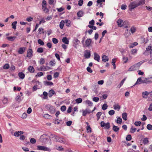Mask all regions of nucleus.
Here are the masks:
<instances>
[{"mask_svg": "<svg viewBox=\"0 0 152 152\" xmlns=\"http://www.w3.org/2000/svg\"><path fill=\"white\" fill-rule=\"evenodd\" d=\"M45 108L51 113H54L56 111L55 107L50 104H47Z\"/></svg>", "mask_w": 152, "mask_h": 152, "instance_id": "1", "label": "nucleus"}, {"mask_svg": "<svg viewBox=\"0 0 152 152\" xmlns=\"http://www.w3.org/2000/svg\"><path fill=\"white\" fill-rule=\"evenodd\" d=\"M37 150H39L46 151H51V150L50 148L43 146L38 145L37 146Z\"/></svg>", "mask_w": 152, "mask_h": 152, "instance_id": "2", "label": "nucleus"}, {"mask_svg": "<svg viewBox=\"0 0 152 152\" xmlns=\"http://www.w3.org/2000/svg\"><path fill=\"white\" fill-rule=\"evenodd\" d=\"M46 1L44 0L42 2V9L43 11L46 13L48 12H49V10L47 8Z\"/></svg>", "mask_w": 152, "mask_h": 152, "instance_id": "3", "label": "nucleus"}, {"mask_svg": "<svg viewBox=\"0 0 152 152\" xmlns=\"http://www.w3.org/2000/svg\"><path fill=\"white\" fill-rule=\"evenodd\" d=\"M137 7V5L136 1L131 2L129 6V9L130 11H131Z\"/></svg>", "mask_w": 152, "mask_h": 152, "instance_id": "4", "label": "nucleus"}, {"mask_svg": "<svg viewBox=\"0 0 152 152\" xmlns=\"http://www.w3.org/2000/svg\"><path fill=\"white\" fill-rule=\"evenodd\" d=\"M47 136V135L46 134H43L41 135L40 138V141L43 143H45L48 140Z\"/></svg>", "mask_w": 152, "mask_h": 152, "instance_id": "5", "label": "nucleus"}, {"mask_svg": "<svg viewBox=\"0 0 152 152\" xmlns=\"http://www.w3.org/2000/svg\"><path fill=\"white\" fill-rule=\"evenodd\" d=\"M152 83V80L150 78V77L147 78H145L142 79V83L150 84Z\"/></svg>", "mask_w": 152, "mask_h": 152, "instance_id": "6", "label": "nucleus"}, {"mask_svg": "<svg viewBox=\"0 0 152 152\" xmlns=\"http://www.w3.org/2000/svg\"><path fill=\"white\" fill-rule=\"evenodd\" d=\"M73 46L76 48H77V45L80 43V41L77 39L75 38L73 40Z\"/></svg>", "mask_w": 152, "mask_h": 152, "instance_id": "7", "label": "nucleus"}, {"mask_svg": "<svg viewBox=\"0 0 152 152\" xmlns=\"http://www.w3.org/2000/svg\"><path fill=\"white\" fill-rule=\"evenodd\" d=\"M84 56L86 58H89L91 56L90 51L88 50H86L84 52Z\"/></svg>", "mask_w": 152, "mask_h": 152, "instance_id": "8", "label": "nucleus"}, {"mask_svg": "<svg viewBox=\"0 0 152 152\" xmlns=\"http://www.w3.org/2000/svg\"><path fill=\"white\" fill-rule=\"evenodd\" d=\"M23 132L21 131H16L14 132V135L15 137H18L23 134Z\"/></svg>", "mask_w": 152, "mask_h": 152, "instance_id": "9", "label": "nucleus"}, {"mask_svg": "<svg viewBox=\"0 0 152 152\" xmlns=\"http://www.w3.org/2000/svg\"><path fill=\"white\" fill-rule=\"evenodd\" d=\"M91 112V110L88 109H86L85 110L83 111L82 115L83 116H86L87 114H90Z\"/></svg>", "mask_w": 152, "mask_h": 152, "instance_id": "10", "label": "nucleus"}, {"mask_svg": "<svg viewBox=\"0 0 152 152\" xmlns=\"http://www.w3.org/2000/svg\"><path fill=\"white\" fill-rule=\"evenodd\" d=\"M123 21L121 19H118L117 21L118 27H121L123 26Z\"/></svg>", "mask_w": 152, "mask_h": 152, "instance_id": "11", "label": "nucleus"}, {"mask_svg": "<svg viewBox=\"0 0 152 152\" xmlns=\"http://www.w3.org/2000/svg\"><path fill=\"white\" fill-rule=\"evenodd\" d=\"M94 59L95 60L99 62L100 60V56L96 53H94Z\"/></svg>", "mask_w": 152, "mask_h": 152, "instance_id": "12", "label": "nucleus"}, {"mask_svg": "<svg viewBox=\"0 0 152 152\" xmlns=\"http://www.w3.org/2000/svg\"><path fill=\"white\" fill-rule=\"evenodd\" d=\"M25 50V48L21 47L19 48L18 52L19 54H22L24 53Z\"/></svg>", "mask_w": 152, "mask_h": 152, "instance_id": "13", "label": "nucleus"}, {"mask_svg": "<svg viewBox=\"0 0 152 152\" xmlns=\"http://www.w3.org/2000/svg\"><path fill=\"white\" fill-rule=\"evenodd\" d=\"M32 50L31 49H29L27 51V56L28 57H31L32 56Z\"/></svg>", "mask_w": 152, "mask_h": 152, "instance_id": "14", "label": "nucleus"}, {"mask_svg": "<svg viewBox=\"0 0 152 152\" xmlns=\"http://www.w3.org/2000/svg\"><path fill=\"white\" fill-rule=\"evenodd\" d=\"M91 40L90 39H87L85 41L86 45L87 47H89L91 43Z\"/></svg>", "mask_w": 152, "mask_h": 152, "instance_id": "15", "label": "nucleus"}, {"mask_svg": "<svg viewBox=\"0 0 152 152\" xmlns=\"http://www.w3.org/2000/svg\"><path fill=\"white\" fill-rule=\"evenodd\" d=\"M142 79L141 77L138 78L137 79L136 83H135L134 85L133 86H134L135 85H136L137 84H140L141 83H142Z\"/></svg>", "mask_w": 152, "mask_h": 152, "instance_id": "16", "label": "nucleus"}, {"mask_svg": "<svg viewBox=\"0 0 152 152\" xmlns=\"http://www.w3.org/2000/svg\"><path fill=\"white\" fill-rule=\"evenodd\" d=\"M28 71L30 73H34V72L35 70L34 67L31 66H30L28 68Z\"/></svg>", "mask_w": 152, "mask_h": 152, "instance_id": "17", "label": "nucleus"}, {"mask_svg": "<svg viewBox=\"0 0 152 152\" xmlns=\"http://www.w3.org/2000/svg\"><path fill=\"white\" fill-rule=\"evenodd\" d=\"M113 106L115 110H117L118 111H119L121 108V107L118 103L115 104Z\"/></svg>", "mask_w": 152, "mask_h": 152, "instance_id": "18", "label": "nucleus"}, {"mask_svg": "<svg viewBox=\"0 0 152 152\" xmlns=\"http://www.w3.org/2000/svg\"><path fill=\"white\" fill-rule=\"evenodd\" d=\"M145 3V1L144 0H140L138 2H136V4L137 7L139 6L142 5L144 4Z\"/></svg>", "mask_w": 152, "mask_h": 152, "instance_id": "19", "label": "nucleus"}, {"mask_svg": "<svg viewBox=\"0 0 152 152\" xmlns=\"http://www.w3.org/2000/svg\"><path fill=\"white\" fill-rule=\"evenodd\" d=\"M145 3V1L144 0H140L138 2H136V4L137 7L139 6L142 5L144 4Z\"/></svg>", "mask_w": 152, "mask_h": 152, "instance_id": "20", "label": "nucleus"}, {"mask_svg": "<svg viewBox=\"0 0 152 152\" xmlns=\"http://www.w3.org/2000/svg\"><path fill=\"white\" fill-rule=\"evenodd\" d=\"M62 40V41L65 44H68L69 43V41L66 37H63Z\"/></svg>", "mask_w": 152, "mask_h": 152, "instance_id": "21", "label": "nucleus"}, {"mask_svg": "<svg viewBox=\"0 0 152 152\" xmlns=\"http://www.w3.org/2000/svg\"><path fill=\"white\" fill-rule=\"evenodd\" d=\"M137 70V69L136 68L135 65H134L131 66L129 69L128 71H132Z\"/></svg>", "mask_w": 152, "mask_h": 152, "instance_id": "22", "label": "nucleus"}, {"mask_svg": "<svg viewBox=\"0 0 152 152\" xmlns=\"http://www.w3.org/2000/svg\"><path fill=\"white\" fill-rule=\"evenodd\" d=\"M102 61L104 62L108 61L109 60L108 56L104 55L102 56Z\"/></svg>", "mask_w": 152, "mask_h": 152, "instance_id": "23", "label": "nucleus"}, {"mask_svg": "<svg viewBox=\"0 0 152 152\" xmlns=\"http://www.w3.org/2000/svg\"><path fill=\"white\" fill-rule=\"evenodd\" d=\"M44 84L45 86H51L53 84V83L52 82H49L47 81H44Z\"/></svg>", "mask_w": 152, "mask_h": 152, "instance_id": "24", "label": "nucleus"}, {"mask_svg": "<svg viewBox=\"0 0 152 152\" xmlns=\"http://www.w3.org/2000/svg\"><path fill=\"white\" fill-rule=\"evenodd\" d=\"M150 94V93L148 92V91H145V92H143L142 93V97L143 98H147V97H145V96H148L149 94Z\"/></svg>", "mask_w": 152, "mask_h": 152, "instance_id": "25", "label": "nucleus"}, {"mask_svg": "<svg viewBox=\"0 0 152 152\" xmlns=\"http://www.w3.org/2000/svg\"><path fill=\"white\" fill-rule=\"evenodd\" d=\"M84 12L83 11H80L77 13V15L78 17H82L84 15Z\"/></svg>", "mask_w": 152, "mask_h": 152, "instance_id": "26", "label": "nucleus"}, {"mask_svg": "<svg viewBox=\"0 0 152 152\" xmlns=\"http://www.w3.org/2000/svg\"><path fill=\"white\" fill-rule=\"evenodd\" d=\"M18 76L21 79H23L25 77V75L22 72H19L18 73Z\"/></svg>", "mask_w": 152, "mask_h": 152, "instance_id": "27", "label": "nucleus"}, {"mask_svg": "<svg viewBox=\"0 0 152 152\" xmlns=\"http://www.w3.org/2000/svg\"><path fill=\"white\" fill-rule=\"evenodd\" d=\"M47 70V66H41L40 67V69H39V70L41 71H45Z\"/></svg>", "mask_w": 152, "mask_h": 152, "instance_id": "28", "label": "nucleus"}, {"mask_svg": "<svg viewBox=\"0 0 152 152\" xmlns=\"http://www.w3.org/2000/svg\"><path fill=\"white\" fill-rule=\"evenodd\" d=\"M57 141L62 143L64 142V141L63 140V139L61 137H56V139Z\"/></svg>", "mask_w": 152, "mask_h": 152, "instance_id": "29", "label": "nucleus"}, {"mask_svg": "<svg viewBox=\"0 0 152 152\" xmlns=\"http://www.w3.org/2000/svg\"><path fill=\"white\" fill-rule=\"evenodd\" d=\"M143 63L142 61H140L136 64L134 65L137 69V70L139 69L140 66L141 65V64Z\"/></svg>", "mask_w": 152, "mask_h": 152, "instance_id": "30", "label": "nucleus"}, {"mask_svg": "<svg viewBox=\"0 0 152 152\" xmlns=\"http://www.w3.org/2000/svg\"><path fill=\"white\" fill-rule=\"evenodd\" d=\"M55 94V91L53 90H51L49 91V96L51 97Z\"/></svg>", "mask_w": 152, "mask_h": 152, "instance_id": "31", "label": "nucleus"}, {"mask_svg": "<svg viewBox=\"0 0 152 152\" xmlns=\"http://www.w3.org/2000/svg\"><path fill=\"white\" fill-rule=\"evenodd\" d=\"M122 117L123 119L125 121L127 119V114L126 113H124L122 114Z\"/></svg>", "mask_w": 152, "mask_h": 152, "instance_id": "32", "label": "nucleus"}, {"mask_svg": "<svg viewBox=\"0 0 152 152\" xmlns=\"http://www.w3.org/2000/svg\"><path fill=\"white\" fill-rule=\"evenodd\" d=\"M16 38V37L15 36H10L7 37V39L8 40L10 41H14Z\"/></svg>", "mask_w": 152, "mask_h": 152, "instance_id": "33", "label": "nucleus"}, {"mask_svg": "<svg viewBox=\"0 0 152 152\" xmlns=\"http://www.w3.org/2000/svg\"><path fill=\"white\" fill-rule=\"evenodd\" d=\"M64 20H61L59 26L60 28L62 29L63 28L64 24Z\"/></svg>", "mask_w": 152, "mask_h": 152, "instance_id": "34", "label": "nucleus"}, {"mask_svg": "<svg viewBox=\"0 0 152 152\" xmlns=\"http://www.w3.org/2000/svg\"><path fill=\"white\" fill-rule=\"evenodd\" d=\"M43 117L47 119H50L52 117V116L48 114H45L43 115Z\"/></svg>", "mask_w": 152, "mask_h": 152, "instance_id": "35", "label": "nucleus"}, {"mask_svg": "<svg viewBox=\"0 0 152 152\" xmlns=\"http://www.w3.org/2000/svg\"><path fill=\"white\" fill-rule=\"evenodd\" d=\"M113 129L115 132H116L119 130V128L118 126L114 125L113 126Z\"/></svg>", "mask_w": 152, "mask_h": 152, "instance_id": "36", "label": "nucleus"}, {"mask_svg": "<svg viewBox=\"0 0 152 152\" xmlns=\"http://www.w3.org/2000/svg\"><path fill=\"white\" fill-rule=\"evenodd\" d=\"M10 65L8 64H6L3 66V69H7L10 68Z\"/></svg>", "mask_w": 152, "mask_h": 152, "instance_id": "37", "label": "nucleus"}, {"mask_svg": "<svg viewBox=\"0 0 152 152\" xmlns=\"http://www.w3.org/2000/svg\"><path fill=\"white\" fill-rule=\"evenodd\" d=\"M17 23V22L16 21H15L14 22L12 23V28L14 29H16Z\"/></svg>", "mask_w": 152, "mask_h": 152, "instance_id": "38", "label": "nucleus"}, {"mask_svg": "<svg viewBox=\"0 0 152 152\" xmlns=\"http://www.w3.org/2000/svg\"><path fill=\"white\" fill-rule=\"evenodd\" d=\"M148 142V139L147 137L144 138L143 140V143L145 144H147Z\"/></svg>", "mask_w": 152, "mask_h": 152, "instance_id": "39", "label": "nucleus"}, {"mask_svg": "<svg viewBox=\"0 0 152 152\" xmlns=\"http://www.w3.org/2000/svg\"><path fill=\"white\" fill-rule=\"evenodd\" d=\"M38 43L41 45H44V42L41 39H39L38 40Z\"/></svg>", "mask_w": 152, "mask_h": 152, "instance_id": "40", "label": "nucleus"}, {"mask_svg": "<svg viewBox=\"0 0 152 152\" xmlns=\"http://www.w3.org/2000/svg\"><path fill=\"white\" fill-rule=\"evenodd\" d=\"M76 102L78 104L81 103L82 101V99L81 98H79L76 99Z\"/></svg>", "mask_w": 152, "mask_h": 152, "instance_id": "41", "label": "nucleus"}, {"mask_svg": "<svg viewBox=\"0 0 152 152\" xmlns=\"http://www.w3.org/2000/svg\"><path fill=\"white\" fill-rule=\"evenodd\" d=\"M110 127V123L109 122H108L107 123H106L105 125L104 128L107 129H109Z\"/></svg>", "mask_w": 152, "mask_h": 152, "instance_id": "42", "label": "nucleus"}, {"mask_svg": "<svg viewBox=\"0 0 152 152\" xmlns=\"http://www.w3.org/2000/svg\"><path fill=\"white\" fill-rule=\"evenodd\" d=\"M134 124L136 126H139L141 125V123L140 121H136L135 122Z\"/></svg>", "mask_w": 152, "mask_h": 152, "instance_id": "43", "label": "nucleus"}, {"mask_svg": "<svg viewBox=\"0 0 152 152\" xmlns=\"http://www.w3.org/2000/svg\"><path fill=\"white\" fill-rule=\"evenodd\" d=\"M122 119L121 118L119 117L117 118L116 122L118 124H121L122 122Z\"/></svg>", "mask_w": 152, "mask_h": 152, "instance_id": "44", "label": "nucleus"}, {"mask_svg": "<svg viewBox=\"0 0 152 152\" xmlns=\"http://www.w3.org/2000/svg\"><path fill=\"white\" fill-rule=\"evenodd\" d=\"M126 79V78H124L121 81V82L120 83L119 85V88H120L123 85L124 81Z\"/></svg>", "mask_w": 152, "mask_h": 152, "instance_id": "45", "label": "nucleus"}, {"mask_svg": "<svg viewBox=\"0 0 152 152\" xmlns=\"http://www.w3.org/2000/svg\"><path fill=\"white\" fill-rule=\"evenodd\" d=\"M132 139L131 136L130 134L128 135L126 137V140L127 141H130Z\"/></svg>", "mask_w": 152, "mask_h": 152, "instance_id": "46", "label": "nucleus"}, {"mask_svg": "<svg viewBox=\"0 0 152 152\" xmlns=\"http://www.w3.org/2000/svg\"><path fill=\"white\" fill-rule=\"evenodd\" d=\"M37 51L39 53H42L43 52V50L42 48H39L37 49Z\"/></svg>", "mask_w": 152, "mask_h": 152, "instance_id": "47", "label": "nucleus"}, {"mask_svg": "<svg viewBox=\"0 0 152 152\" xmlns=\"http://www.w3.org/2000/svg\"><path fill=\"white\" fill-rule=\"evenodd\" d=\"M88 26L90 28L92 29L96 30V29L97 28L96 26H91L90 25H89Z\"/></svg>", "mask_w": 152, "mask_h": 152, "instance_id": "48", "label": "nucleus"}, {"mask_svg": "<svg viewBox=\"0 0 152 152\" xmlns=\"http://www.w3.org/2000/svg\"><path fill=\"white\" fill-rule=\"evenodd\" d=\"M44 59L42 58H41L39 61V63L41 64H43L45 63Z\"/></svg>", "mask_w": 152, "mask_h": 152, "instance_id": "49", "label": "nucleus"}, {"mask_svg": "<svg viewBox=\"0 0 152 152\" xmlns=\"http://www.w3.org/2000/svg\"><path fill=\"white\" fill-rule=\"evenodd\" d=\"M8 101V99L6 98H4L3 100V102L4 104H6L7 103Z\"/></svg>", "mask_w": 152, "mask_h": 152, "instance_id": "50", "label": "nucleus"}, {"mask_svg": "<svg viewBox=\"0 0 152 152\" xmlns=\"http://www.w3.org/2000/svg\"><path fill=\"white\" fill-rule=\"evenodd\" d=\"M115 113V111L114 110H111L109 111L108 113L110 115H112L114 114Z\"/></svg>", "mask_w": 152, "mask_h": 152, "instance_id": "51", "label": "nucleus"}, {"mask_svg": "<svg viewBox=\"0 0 152 152\" xmlns=\"http://www.w3.org/2000/svg\"><path fill=\"white\" fill-rule=\"evenodd\" d=\"M107 107H108V106L107 104H104L102 105V109L103 110H106V109H107Z\"/></svg>", "mask_w": 152, "mask_h": 152, "instance_id": "52", "label": "nucleus"}, {"mask_svg": "<svg viewBox=\"0 0 152 152\" xmlns=\"http://www.w3.org/2000/svg\"><path fill=\"white\" fill-rule=\"evenodd\" d=\"M21 99V96L19 95H18L15 98L16 101L20 102Z\"/></svg>", "mask_w": 152, "mask_h": 152, "instance_id": "53", "label": "nucleus"}, {"mask_svg": "<svg viewBox=\"0 0 152 152\" xmlns=\"http://www.w3.org/2000/svg\"><path fill=\"white\" fill-rule=\"evenodd\" d=\"M130 31L132 33H133L135 31L136 28L134 27H132L131 28Z\"/></svg>", "mask_w": 152, "mask_h": 152, "instance_id": "54", "label": "nucleus"}, {"mask_svg": "<svg viewBox=\"0 0 152 152\" xmlns=\"http://www.w3.org/2000/svg\"><path fill=\"white\" fill-rule=\"evenodd\" d=\"M137 129L135 128H133L132 126L131 128L130 129V132L132 133H134V132Z\"/></svg>", "mask_w": 152, "mask_h": 152, "instance_id": "55", "label": "nucleus"}, {"mask_svg": "<svg viewBox=\"0 0 152 152\" xmlns=\"http://www.w3.org/2000/svg\"><path fill=\"white\" fill-rule=\"evenodd\" d=\"M70 22L68 20H65V24L66 26L69 27L70 26Z\"/></svg>", "mask_w": 152, "mask_h": 152, "instance_id": "56", "label": "nucleus"}, {"mask_svg": "<svg viewBox=\"0 0 152 152\" xmlns=\"http://www.w3.org/2000/svg\"><path fill=\"white\" fill-rule=\"evenodd\" d=\"M66 110V107L65 106L63 105L61 107V110L62 111H64Z\"/></svg>", "mask_w": 152, "mask_h": 152, "instance_id": "57", "label": "nucleus"}, {"mask_svg": "<svg viewBox=\"0 0 152 152\" xmlns=\"http://www.w3.org/2000/svg\"><path fill=\"white\" fill-rule=\"evenodd\" d=\"M30 142L31 143L34 144L36 142V140L34 138H31L30 140Z\"/></svg>", "mask_w": 152, "mask_h": 152, "instance_id": "58", "label": "nucleus"}, {"mask_svg": "<svg viewBox=\"0 0 152 152\" xmlns=\"http://www.w3.org/2000/svg\"><path fill=\"white\" fill-rule=\"evenodd\" d=\"M52 41L55 44H57L58 42V39L56 38H53L52 39Z\"/></svg>", "mask_w": 152, "mask_h": 152, "instance_id": "59", "label": "nucleus"}, {"mask_svg": "<svg viewBox=\"0 0 152 152\" xmlns=\"http://www.w3.org/2000/svg\"><path fill=\"white\" fill-rule=\"evenodd\" d=\"M43 95L44 97V99H46L47 98L48 93L45 91H44L43 92Z\"/></svg>", "mask_w": 152, "mask_h": 152, "instance_id": "60", "label": "nucleus"}, {"mask_svg": "<svg viewBox=\"0 0 152 152\" xmlns=\"http://www.w3.org/2000/svg\"><path fill=\"white\" fill-rule=\"evenodd\" d=\"M55 64V62L54 61H51L49 62V64L50 66H53Z\"/></svg>", "mask_w": 152, "mask_h": 152, "instance_id": "61", "label": "nucleus"}, {"mask_svg": "<svg viewBox=\"0 0 152 152\" xmlns=\"http://www.w3.org/2000/svg\"><path fill=\"white\" fill-rule=\"evenodd\" d=\"M87 130L88 132H91V129L90 126H87Z\"/></svg>", "mask_w": 152, "mask_h": 152, "instance_id": "62", "label": "nucleus"}, {"mask_svg": "<svg viewBox=\"0 0 152 152\" xmlns=\"http://www.w3.org/2000/svg\"><path fill=\"white\" fill-rule=\"evenodd\" d=\"M147 128L148 130H152V125L151 124H148L147 125Z\"/></svg>", "mask_w": 152, "mask_h": 152, "instance_id": "63", "label": "nucleus"}, {"mask_svg": "<svg viewBox=\"0 0 152 152\" xmlns=\"http://www.w3.org/2000/svg\"><path fill=\"white\" fill-rule=\"evenodd\" d=\"M123 60L124 61V63H126L127 62L128 60V58L127 57H126L124 56L123 58Z\"/></svg>", "mask_w": 152, "mask_h": 152, "instance_id": "64", "label": "nucleus"}]
</instances>
